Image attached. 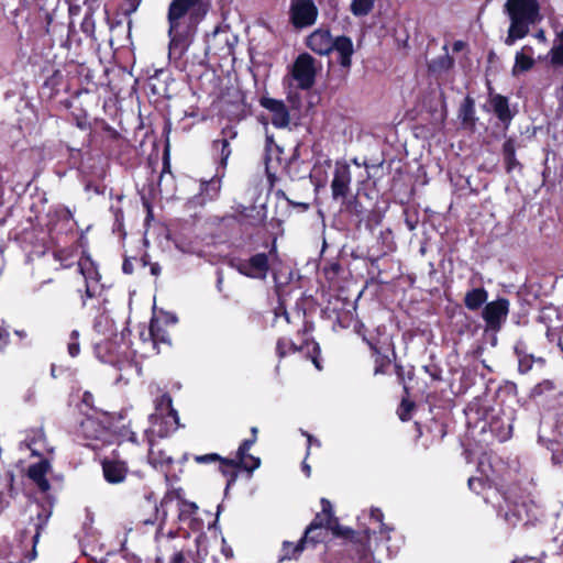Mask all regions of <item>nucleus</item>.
Returning <instances> with one entry per match:
<instances>
[{"instance_id":"62","label":"nucleus","mask_w":563,"mask_h":563,"mask_svg":"<svg viewBox=\"0 0 563 563\" xmlns=\"http://www.w3.org/2000/svg\"><path fill=\"white\" fill-rule=\"evenodd\" d=\"M55 260L60 262L62 267H69L71 262L69 260V253L66 250H57L53 252Z\"/></svg>"},{"instance_id":"28","label":"nucleus","mask_w":563,"mask_h":563,"mask_svg":"<svg viewBox=\"0 0 563 563\" xmlns=\"http://www.w3.org/2000/svg\"><path fill=\"white\" fill-rule=\"evenodd\" d=\"M309 336H301L300 344L295 343L290 338L282 336L276 342L275 352L278 360H283L289 354L303 352L305 347H309Z\"/></svg>"},{"instance_id":"34","label":"nucleus","mask_w":563,"mask_h":563,"mask_svg":"<svg viewBox=\"0 0 563 563\" xmlns=\"http://www.w3.org/2000/svg\"><path fill=\"white\" fill-rule=\"evenodd\" d=\"M488 291L484 287L472 288L466 291L463 302L471 311H477L487 303Z\"/></svg>"},{"instance_id":"37","label":"nucleus","mask_w":563,"mask_h":563,"mask_svg":"<svg viewBox=\"0 0 563 563\" xmlns=\"http://www.w3.org/2000/svg\"><path fill=\"white\" fill-rule=\"evenodd\" d=\"M47 218V225L51 230H53L58 222L69 223V221L73 219V213L66 206L57 205L49 209Z\"/></svg>"},{"instance_id":"59","label":"nucleus","mask_w":563,"mask_h":563,"mask_svg":"<svg viewBox=\"0 0 563 563\" xmlns=\"http://www.w3.org/2000/svg\"><path fill=\"white\" fill-rule=\"evenodd\" d=\"M423 369L433 382L442 380V368L437 364L426 365Z\"/></svg>"},{"instance_id":"17","label":"nucleus","mask_w":563,"mask_h":563,"mask_svg":"<svg viewBox=\"0 0 563 563\" xmlns=\"http://www.w3.org/2000/svg\"><path fill=\"white\" fill-rule=\"evenodd\" d=\"M352 181L351 168L345 162H336L331 181V192L334 200L345 201L350 194Z\"/></svg>"},{"instance_id":"58","label":"nucleus","mask_w":563,"mask_h":563,"mask_svg":"<svg viewBox=\"0 0 563 563\" xmlns=\"http://www.w3.org/2000/svg\"><path fill=\"white\" fill-rule=\"evenodd\" d=\"M218 460H221V455L218 453H207L201 455H194V461L198 464H210L217 463Z\"/></svg>"},{"instance_id":"21","label":"nucleus","mask_w":563,"mask_h":563,"mask_svg":"<svg viewBox=\"0 0 563 563\" xmlns=\"http://www.w3.org/2000/svg\"><path fill=\"white\" fill-rule=\"evenodd\" d=\"M210 9L209 0H172L167 11L206 18Z\"/></svg>"},{"instance_id":"52","label":"nucleus","mask_w":563,"mask_h":563,"mask_svg":"<svg viewBox=\"0 0 563 563\" xmlns=\"http://www.w3.org/2000/svg\"><path fill=\"white\" fill-rule=\"evenodd\" d=\"M309 342H310L309 347H305L303 351H306V355L311 360V362L316 366V368L320 371L322 368V366L320 364V354H321L320 345L312 338H309Z\"/></svg>"},{"instance_id":"46","label":"nucleus","mask_w":563,"mask_h":563,"mask_svg":"<svg viewBox=\"0 0 563 563\" xmlns=\"http://www.w3.org/2000/svg\"><path fill=\"white\" fill-rule=\"evenodd\" d=\"M558 44L550 49V62L553 66L563 67V30L556 34Z\"/></svg>"},{"instance_id":"45","label":"nucleus","mask_w":563,"mask_h":563,"mask_svg":"<svg viewBox=\"0 0 563 563\" xmlns=\"http://www.w3.org/2000/svg\"><path fill=\"white\" fill-rule=\"evenodd\" d=\"M453 66L454 58L445 53L444 55L434 58L429 65V69L433 73H444L453 68Z\"/></svg>"},{"instance_id":"26","label":"nucleus","mask_w":563,"mask_h":563,"mask_svg":"<svg viewBox=\"0 0 563 563\" xmlns=\"http://www.w3.org/2000/svg\"><path fill=\"white\" fill-rule=\"evenodd\" d=\"M109 430V445L111 444H122L123 442H131L133 444H137V439L135 432L131 429L130 423L125 424L122 421L111 422L108 424Z\"/></svg>"},{"instance_id":"49","label":"nucleus","mask_w":563,"mask_h":563,"mask_svg":"<svg viewBox=\"0 0 563 563\" xmlns=\"http://www.w3.org/2000/svg\"><path fill=\"white\" fill-rule=\"evenodd\" d=\"M416 408L415 401L409 399V396L405 394L402 397L400 405L397 409L398 417L401 421H408L411 419V413Z\"/></svg>"},{"instance_id":"63","label":"nucleus","mask_w":563,"mask_h":563,"mask_svg":"<svg viewBox=\"0 0 563 563\" xmlns=\"http://www.w3.org/2000/svg\"><path fill=\"white\" fill-rule=\"evenodd\" d=\"M320 504H321V514L327 515L328 518H331V519L336 518L334 515V511H333L332 504L329 499L323 497V498H321Z\"/></svg>"},{"instance_id":"5","label":"nucleus","mask_w":563,"mask_h":563,"mask_svg":"<svg viewBox=\"0 0 563 563\" xmlns=\"http://www.w3.org/2000/svg\"><path fill=\"white\" fill-rule=\"evenodd\" d=\"M263 245L268 249L267 253H256L249 258L232 257L228 262L229 266L249 278H266L271 269V258L277 256V240L274 236L271 241H265Z\"/></svg>"},{"instance_id":"36","label":"nucleus","mask_w":563,"mask_h":563,"mask_svg":"<svg viewBox=\"0 0 563 563\" xmlns=\"http://www.w3.org/2000/svg\"><path fill=\"white\" fill-rule=\"evenodd\" d=\"M514 353L518 358V372L527 374L532 369L536 357L527 352V345L523 341H518L514 346Z\"/></svg>"},{"instance_id":"7","label":"nucleus","mask_w":563,"mask_h":563,"mask_svg":"<svg viewBox=\"0 0 563 563\" xmlns=\"http://www.w3.org/2000/svg\"><path fill=\"white\" fill-rule=\"evenodd\" d=\"M217 463H219L221 474L227 477V488H229L235 484L239 471H245L250 474L253 473L261 466V459L252 454L241 455L240 449H238L234 459L221 456V460H218Z\"/></svg>"},{"instance_id":"12","label":"nucleus","mask_w":563,"mask_h":563,"mask_svg":"<svg viewBox=\"0 0 563 563\" xmlns=\"http://www.w3.org/2000/svg\"><path fill=\"white\" fill-rule=\"evenodd\" d=\"M77 264L78 271L85 279V296H81V298L82 306H86V299L95 298L100 294L102 288L99 285L101 275L98 271L97 264L87 254H82Z\"/></svg>"},{"instance_id":"25","label":"nucleus","mask_w":563,"mask_h":563,"mask_svg":"<svg viewBox=\"0 0 563 563\" xmlns=\"http://www.w3.org/2000/svg\"><path fill=\"white\" fill-rule=\"evenodd\" d=\"M338 54V63L342 68L350 69L352 66V56L354 54L353 41L347 35H339L331 43V53Z\"/></svg>"},{"instance_id":"23","label":"nucleus","mask_w":563,"mask_h":563,"mask_svg":"<svg viewBox=\"0 0 563 563\" xmlns=\"http://www.w3.org/2000/svg\"><path fill=\"white\" fill-rule=\"evenodd\" d=\"M113 455L118 456L117 451H113ZM101 466L103 477L110 484L122 483L125 479L129 472L126 462L120 461L117 457H104L101 461Z\"/></svg>"},{"instance_id":"13","label":"nucleus","mask_w":563,"mask_h":563,"mask_svg":"<svg viewBox=\"0 0 563 563\" xmlns=\"http://www.w3.org/2000/svg\"><path fill=\"white\" fill-rule=\"evenodd\" d=\"M318 14L319 10L312 0H291L289 22L296 30L313 25Z\"/></svg>"},{"instance_id":"57","label":"nucleus","mask_w":563,"mask_h":563,"mask_svg":"<svg viewBox=\"0 0 563 563\" xmlns=\"http://www.w3.org/2000/svg\"><path fill=\"white\" fill-rule=\"evenodd\" d=\"M10 344V332L4 322L0 321V353H4Z\"/></svg>"},{"instance_id":"39","label":"nucleus","mask_w":563,"mask_h":563,"mask_svg":"<svg viewBox=\"0 0 563 563\" xmlns=\"http://www.w3.org/2000/svg\"><path fill=\"white\" fill-rule=\"evenodd\" d=\"M169 79V73L164 69H158L150 77L148 86L154 95L164 96L167 92L166 82Z\"/></svg>"},{"instance_id":"29","label":"nucleus","mask_w":563,"mask_h":563,"mask_svg":"<svg viewBox=\"0 0 563 563\" xmlns=\"http://www.w3.org/2000/svg\"><path fill=\"white\" fill-rule=\"evenodd\" d=\"M489 102L495 115L508 128L515 115L509 108V99L506 96L496 93L490 96Z\"/></svg>"},{"instance_id":"44","label":"nucleus","mask_w":563,"mask_h":563,"mask_svg":"<svg viewBox=\"0 0 563 563\" xmlns=\"http://www.w3.org/2000/svg\"><path fill=\"white\" fill-rule=\"evenodd\" d=\"M391 356L390 357L388 354H385L383 356H376L375 360H374V375L377 376V375H386L388 373V368L391 364L393 361L396 360V351L395 349L393 347L391 349Z\"/></svg>"},{"instance_id":"31","label":"nucleus","mask_w":563,"mask_h":563,"mask_svg":"<svg viewBox=\"0 0 563 563\" xmlns=\"http://www.w3.org/2000/svg\"><path fill=\"white\" fill-rule=\"evenodd\" d=\"M517 143L516 139L509 136L501 146V154L506 173L510 174L516 168L522 169V164L516 157Z\"/></svg>"},{"instance_id":"6","label":"nucleus","mask_w":563,"mask_h":563,"mask_svg":"<svg viewBox=\"0 0 563 563\" xmlns=\"http://www.w3.org/2000/svg\"><path fill=\"white\" fill-rule=\"evenodd\" d=\"M155 411L150 416L154 424L159 421L158 434L166 437L169 432L176 431L179 427V416L173 407V399L169 393H163L154 400Z\"/></svg>"},{"instance_id":"30","label":"nucleus","mask_w":563,"mask_h":563,"mask_svg":"<svg viewBox=\"0 0 563 563\" xmlns=\"http://www.w3.org/2000/svg\"><path fill=\"white\" fill-rule=\"evenodd\" d=\"M221 190V179L219 177H212L209 180H202L200 183L199 194L197 195L198 203L205 205L209 201L216 200Z\"/></svg>"},{"instance_id":"50","label":"nucleus","mask_w":563,"mask_h":563,"mask_svg":"<svg viewBox=\"0 0 563 563\" xmlns=\"http://www.w3.org/2000/svg\"><path fill=\"white\" fill-rule=\"evenodd\" d=\"M534 65L532 56L526 55L522 51L518 52L515 57L514 73L518 69L519 71H528Z\"/></svg>"},{"instance_id":"53","label":"nucleus","mask_w":563,"mask_h":563,"mask_svg":"<svg viewBox=\"0 0 563 563\" xmlns=\"http://www.w3.org/2000/svg\"><path fill=\"white\" fill-rule=\"evenodd\" d=\"M81 32L89 38H96V21L92 12H87L80 23Z\"/></svg>"},{"instance_id":"43","label":"nucleus","mask_w":563,"mask_h":563,"mask_svg":"<svg viewBox=\"0 0 563 563\" xmlns=\"http://www.w3.org/2000/svg\"><path fill=\"white\" fill-rule=\"evenodd\" d=\"M196 556H199V550H197L195 555L191 549L181 548L174 551V553L169 556L168 563H191V561L194 563H201Z\"/></svg>"},{"instance_id":"54","label":"nucleus","mask_w":563,"mask_h":563,"mask_svg":"<svg viewBox=\"0 0 563 563\" xmlns=\"http://www.w3.org/2000/svg\"><path fill=\"white\" fill-rule=\"evenodd\" d=\"M79 336H80V333L78 330H73L69 334V341L67 343V351L71 357H76L80 353Z\"/></svg>"},{"instance_id":"4","label":"nucleus","mask_w":563,"mask_h":563,"mask_svg":"<svg viewBox=\"0 0 563 563\" xmlns=\"http://www.w3.org/2000/svg\"><path fill=\"white\" fill-rule=\"evenodd\" d=\"M169 56L181 57L192 44L203 18L167 11Z\"/></svg>"},{"instance_id":"32","label":"nucleus","mask_w":563,"mask_h":563,"mask_svg":"<svg viewBox=\"0 0 563 563\" xmlns=\"http://www.w3.org/2000/svg\"><path fill=\"white\" fill-rule=\"evenodd\" d=\"M64 85V75L62 70L55 69L41 86V96L46 99H54Z\"/></svg>"},{"instance_id":"19","label":"nucleus","mask_w":563,"mask_h":563,"mask_svg":"<svg viewBox=\"0 0 563 563\" xmlns=\"http://www.w3.org/2000/svg\"><path fill=\"white\" fill-rule=\"evenodd\" d=\"M258 103L272 113V124L275 128L285 129L289 125V110L283 100L263 96L260 98Z\"/></svg>"},{"instance_id":"10","label":"nucleus","mask_w":563,"mask_h":563,"mask_svg":"<svg viewBox=\"0 0 563 563\" xmlns=\"http://www.w3.org/2000/svg\"><path fill=\"white\" fill-rule=\"evenodd\" d=\"M510 311V301L506 297L487 302L482 309V319L485 322V331L497 333L507 321Z\"/></svg>"},{"instance_id":"27","label":"nucleus","mask_w":563,"mask_h":563,"mask_svg":"<svg viewBox=\"0 0 563 563\" xmlns=\"http://www.w3.org/2000/svg\"><path fill=\"white\" fill-rule=\"evenodd\" d=\"M51 515H52L51 509H48L44 506H41V509L37 511L36 517L31 518L30 525L33 527V531H34L33 536L31 537V539H32V558L31 559H34L36 556V544L40 540L42 532L45 530V528L48 523Z\"/></svg>"},{"instance_id":"24","label":"nucleus","mask_w":563,"mask_h":563,"mask_svg":"<svg viewBox=\"0 0 563 563\" xmlns=\"http://www.w3.org/2000/svg\"><path fill=\"white\" fill-rule=\"evenodd\" d=\"M51 468L52 465L47 459H41L27 468V477L36 485L41 493H47L51 489V484L46 477Z\"/></svg>"},{"instance_id":"33","label":"nucleus","mask_w":563,"mask_h":563,"mask_svg":"<svg viewBox=\"0 0 563 563\" xmlns=\"http://www.w3.org/2000/svg\"><path fill=\"white\" fill-rule=\"evenodd\" d=\"M241 222L243 224L256 228L263 225L266 221V207L262 206H253L250 208H245L241 213Z\"/></svg>"},{"instance_id":"41","label":"nucleus","mask_w":563,"mask_h":563,"mask_svg":"<svg viewBox=\"0 0 563 563\" xmlns=\"http://www.w3.org/2000/svg\"><path fill=\"white\" fill-rule=\"evenodd\" d=\"M489 430L499 442L509 440L512 435V427L499 418H493L489 422Z\"/></svg>"},{"instance_id":"14","label":"nucleus","mask_w":563,"mask_h":563,"mask_svg":"<svg viewBox=\"0 0 563 563\" xmlns=\"http://www.w3.org/2000/svg\"><path fill=\"white\" fill-rule=\"evenodd\" d=\"M415 427L418 432V441L424 450L439 444L448 433L446 424L435 418L430 419L424 424L415 422Z\"/></svg>"},{"instance_id":"35","label":"nucleus","mask_w":563,"mask_h":563,"mask_svg":"<svg viewBox=\"0 0 563 563\" xmlns=\"http://www.w3.org/2000/svg\"><path fill=\"white\" fill-rule=\"evenodd\" d=\"M459 119L464 128L473 130L476 125L475 101L471 96H466L459 109Z\"/></svg>"},{"instance_id":"48","label":"nucleus","mask_w":563,"mask_h":563,"mask_svg":"<svg viewBox=\"0 0 563 563\" xmlns=\"http://www.w3.org/2000/svg\"><path fill=\"white\" fill-rule=\"evenodd\" d=\"M556 388L555 384L551 379H543L532 387L530 390L529 397L531 399H537L548 393L554 391Z\"/></svg>"},{"instance_id":"18","label":"nucleus","mask_w":563,"mask_h":563,"mask_svg":"<svg viewBox=\"0 0 563 563\" xmlns=\"http://www.w3.org/2000/svg\"><path fill=\"white\" fill-rule=\"evenodd\" d=\"M238 136V131L233 125H225L219 136L212 142V152L219 161V165L225 168L228 159L232 153L231 142Z\"/></svg>"},{"instance_id":"40","label":"nucleus","mask_w":563,"mask_h":563,"mask_svg":"<svg viewBox=\"0 0 563 563\" xmlns=\"http://www.w3.org/2000/svg\"><path fill=\"white\" fill-rule=\"evenodd\" d=\"M53 14L49 12H45L44 14H37L35 16V21L38 24V29L35 30L36 37H44L46 35H52L56 32L57 25L53 24Z\"/></svg>"},{"instance_id":"22","label":"nucleus","mask_w":563,"mask_h":563,"mask_svg":"<svg viewBox=\"0 0 563 563\" xmlns=\"http://www.w3.org/2000/svg\"><path fill=\"white\" fill-rule=\"evenodd\" d=\"M333 38L330 30L321 26L307 36L306 45L316 54L328 56L331 54V43Z\"/></svg>"},{"instance_id":"3","label":"nucleus","mask_w":563,"mask_h":563,"mask_svg":"<svg viewBox=\"0 0 563 563\" xmlns=\"http://www.w3.org/2000/svg\"><path fill=\"white\" fill-rule=\"evenodd\" d=\"M505 11L510 25L505 44L511 46L516 41L529 34L530 26L540 21V4L538 0H507Z\"/></svg>"},{"instance_id":"60","label":"nucleus","mask_w":563,"mask_h":563,"mask_svg":"<svg viewBox=\"0 0 563 563\" xmlns=\"http://www.w3.org/2000/svg\"><path fill=\"white\" fill-rule=\"evenodd\" d=\"M102 132L109 140L113 142L122 141V135L107 122L102 123Z\"/></svg>"},{"instance_id":"42","label":"nucleus","mask_w":563,"mask_h":563,"mask_svg":"<svg viewBox=\"0 0 563 563\" xmlns=\"http://www.w3.org/2000/svg\"><path fill=\"white\" fill-rule=\"evenodd\" d=\"M394 368H395V374L397 376V382L404 388V394H406L407 396H410V388L407 385L406 380L413 379V377H415L413 366H410V368L408 371H405V367L400 363L395 362Z\"/></svg>"},{"instance_id":"20","label":"nucleus","mask_w":563,"mask_h":563,"mask_svg":"<svg viewBox=\"0 0 563 563\" xmlns=\"http://www.w3.org/2000/svg\"><path fill=\"white\" fill-rule=\"evenodd\" d=\"M148 463L157 471L165 474L167 482L177 481L178 477L173 474V465L175 463L172 455L162 449H155L153 441L150 440V450L147 454Z\"/></svg>"},{"instance_id":"64","label":"nucleus","mask_w":563,"mask_h":563,"mask_svg":"<svg viewBox=\"0 0 563 563\" xmlns=\"http://www.w3.org/2000/svg\"><path fill=\"white\" fill-rule=\"evenodd\" d=\"M363 340L366 342V344L368 345L371 352H372V357L375 360L376 356H383L385 355V353L382 352V349L377 345V343L368 340L366 338V335H363Z\"/></svg>"},{"instance_id":"61","label":"nucleus","mask_w":563,"mask_h":563,"mask_svg":"<svg viewBox=\"0 0 563 563\" xmlns=\"http://www.w3.org/2000/svg\"><path fill=\"white\" fill-rule=\"evenodd\" d=\"M142 0H124L122 4V12L125 16L133 14L140 7Z\"/></svg>"},{"instance_id":"11","label":"nucleus","mask_w":563,"mask_h":563,"mask_svg":"<svg viewBox=\"0 0 563 563\" xmlns=\"http://www.w3.org/2000/svg\"><path fill=\"white\" fill-rule=\"evenodd\" d=\"M290 75L297 81V87L301 90H309L316 82V60L308 54L302 53L295 59Z\"/></svg>"},{"instance_id":"2","label":"nucleus","mask_w":563,"mask_h":563,"mask_svg":"<svg viewBox=\"0 0 563 563\" xmlns=\"http://www.w3.org/2000/svg\"><path fill=\"white\" fill-rule=\"evenodd\" d=\"M147 501L153 506V517L143 519L142 522L144 525H154L157 519L161 520V525L165 523L169 506L175 505L178 512L177 521L180 526H186L194 532L202 531L205 523L198 516L199 507L196 503L185 498L183 488L168 489L159 505H157L155 500L152 501L151 496L147 497Z\"/></svg>"},{"instance_id":"8","label":"nucleus","mask_w":563,"mask_h":563,"mask_svg":"<svg viewBox=\"0 0 563 563\" xmlns=\"http://www.w3.org/2000/svg\"><path fill=\"white\" fill-rule=\"evenodd\" d=\"M79 438L85 440V446L92 450H101L109 445V430L102 421L93 417H86L77 430Z\"/></svg>"},{"instance_id":"9","label":"nucleus","mask_w":563,"mask_h":563,"mask_svg":"<svg viewBox=\"0 0 563 563\" xmlns=\"http://www.w3.org/2000/svg\"><path fill=\"white\" fill-rule=\"evenodd\" d=\"M331 533V529L329 527H322V529H317L311 532L309 536L306 534V530L303 531L302 537L298 540L297 543H292L290 541H284L282 544V560H297L305 549L308 547L316 548L320 543H327L329 541V534Z\"/></svg>"},{"instance_id":"51","label":"nucleus","mask_w":563,"mask_h":563,"mask_svg":"<svg viewBox=\"0 0 563 563\" xmlns=\"http://www.w3.org/2000/svg\"><path fill=\"white\" fill-rule=\"evenodd\" d=\"M345 203V210L357 218L358 222L363 221L364 213L366 212L365 208L363 207L362 202L356 198L353 197L350 200L343 201Z\"/></svg>"},{"instance_id":"38","label":"nucleus","mask_w":563,"mask_h":563,"mask_svg":"<svg viewBox=\"0 0 563 563\" xmlns=\"http://www.w3.org/2000/svg\"><path fill=\"white\" fill-rule=\"evenodd\" d=\"M467 486L470 490L487 500L486 493L493 487V482L486 475L472 476L467 481Z\"/></svg>"},{"instance_id":"56","label":"nucleus","mask_w":563,"mask_h":563,"mask_svg":"<svg viewBox=\"0 0 563 563\" xmlns=\"http://www.w3.org/2000/svg\"><path fill=\"white\" fill-rule=\"evenodd\" d=\"M257 434H258V429L257 427H252L251 428V437L249 439H244L238 449H240V454L243 455V454H250L249 451L251 450V448L256 443L257 441Z\"/></svg>"},{"instance_id":"55","label":"nucleus","mask_w":563,"mask_h":563,"mask_svg":"<svg viewBox=\"0 0 563 563\" xmlns=\"http://www.w3.org/2000/svg\"><path fill=\"white\" fill-rule=\"evenodd\" d=\"M342 271V266L339 261H331L328 263H324L322 267V272L328 279H334L339 276L340 272Z\"/></svg>"},{"instance_id":"15","label":"nucleus","mask_w":563,"mask_h":563,"mask_svg":"<svg viewBox=\"0 0 563 563\" xmlns=\"http://www.w3.org/2000/svg\"><path fill=\"white\" fill-rule=\"evenodd\" d=\"M280 312L286 322L294 325L298 336H308L313 331V322L307 319L306 310L298 303L291 310H287L284 305H280L275 314L278 317Z\"/></svg>"},{"instance_id":"1","label":"nucleus","mask_w":563,"mask_h":563,"mask_svg":"<svg viewBox=\"0 0 563 563\" xmlns=\"http://www.w3.org/2000/svg\"><path fill=\"white\" fill-rule=\"evenodd\" d=\"M322 527H329L332 536L322 553L323 563H376L369 547V529L356 531L341 526L338 518L331 519L318 512L307 526L306 534L309 536Z\"/></svg>"},{"instance_id":"16","label":"nucleus","mask_w":563,"mask_h":563,"mask_svg":"<svg viewBox=\"0 0 563 563\" xmlns=\"http://www.w3.org/2000/svg\"><path fill=\"white\" fill-rule=\"evenodd\" d=\"M147 335V339L152 340L151 347L143 352V356L150 357L159 353V345H170V336L166 329L161 324L159 320L153 318L147 327L140 329V335Z\"/></svg>"},{"instance_id":"47","label":"nucleus","mask_w":563,"mask_h":563,"mask_svg":"<svg viewBox=\"0 0 563 563\" xmlns=\"http://www.w3.org/2000/svg\"><path fill=\"white\" fill-rule=\"evenodd\" d=\"M375 0H352L350 10L355 16H365L374 8Z\"/></svg>"}]
</instances>
